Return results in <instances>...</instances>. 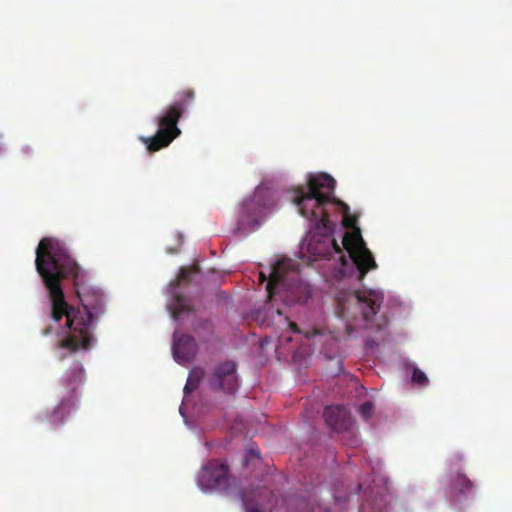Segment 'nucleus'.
I'll use <instances>...</instances> for the list:
<instances>
[{"instance_id": "nucleus-1", "label": "nucleus", "mask_w": 512, "mask_h": 512, "mask_svg": "<svg viewBox=\"0 0 512 512\" xmlns=\"http://www.w3.org/2000/svg\"><path fill=\"white\" fill-rule=\"evenodd\" d=\"M36 269L51 300V319L59 324L57 347L75 352L90 349L95 320L104 314L103 292L89 285L87 272L61 240L44 237L36 250Z\"/></svg>"}, {"instance_id": "nucleus-2", "label": "nucleus", "mask_w": 512, "mask_h": 512, "mask_svg": "<svg viewBox=\"0 0 512 512\" xmlns=\"http://www.w3.org/2000/svg\"><path fill=\"white\" fill-rule=\"evenodd\" d=\"M334 189L335 180L331 175L323 173L310 175L306 185L298 186L294 191V197L314 196L326 201L323 215L316 216L317 218L330 220L332 210H337L343 214L344 227L352 229V231L344 234L343 248L358 269V279L362 280L369 270L377 267V263L362 239L360 229L356 226V216L349 215V207L340 199L335 198Z\"/></svg>"}, {"instance_id": "nucleus-3", "label": "nucleus", "mask_w": 512, "mask_h": 512, "mask_svg": "<svg viewBox=\"0 0 512 512\" xmlns=\"http://www.w3.org/2000/svg\"><path fill=\"white\" fill-rule=\"evenodd\" d=\"M293 203L298 212L310 223V236L307 250L315 257L331 258L338 255L343 266L347 265V258L343 254L341 246L332 236L334 222L325 218H317L323 215L324 204L327 202L316 196H294Z\"/></svg>"}, {"instance_id": "nucleus-4", "label": "nucleus", "mask_w": 512, "mask_h": 512, "mask_svg": "<svg viewBox=\"0 0 512 512\" xmlns=\"http://www.w3.org/2000/svg\"><path fill=\"white\" fill-rule=\"evenodd\" d=\"M259 281L267 282L269 297L284 294L283 300L289 304L305 303L309 297L307 285L299 279L291 259L283 258L271 266L269 275L259 273Z\"/></svg>"}, {"instance_id": "nucleus-5", "label": "nucleus", "mask_w": 512, "mask_h": 512, "mask_svg": "<svg viewBox=\"0 0 512 512\" xmlns=\"http://www.w3.org/2000/svg\"><path fill=\"white\" fill-rule=\"evenodd\" d=\"M194 97L195 94L192 90L181 92L179 100L175 104L168 105L163 115L157 117L158 129L156 134L151 138H141L148 151L154 152L166 148L174 139L180 136L179 119L193 103Z\"/></svg>"}, {"instance_id": "nucleus-6", "label": "nucleus", "mask_w": 512, "mask_h": 512, "mask_svg": "<svg viewBox=\"0 0 512 512\" xmlns=\"http://www.w3.org/2000/svg\"><path fill=\"white\" fill-rule=\"evenodd\" d=\"M277 204L275 193L264 186H257L252 195L246 198L241 206L236 229L242 233L254 231L260 225V220Z\"/></svg>"}, {"instance_id": "nucleus-7", "label": "nucleus", "mask_w": 512, "mask_h": 512, "mask_svg": "<svg viewBox=\"0 0 512 512\" xmlns=\"http://www.w3.org/2000/svg\"><path fill=\"white\" fill-rule=\"evenodd\" d=\"M348 303H354L359 308L362 318L369 324L372 317L376 316L380 310L383 295L374 290L354 291L347 294L346 297L340 295L338 297V309L339 315L343 318L346 317Z\"/></svg>"}, {"instance_id": "nucleus-8", "label": "nucleus", "mask_w": 512, "mask_h": 512, "mask_svg": "<svg viewBox=\"0 0 512 512\" xmlns=\"http://www.w3.org/2000/svg\"><path fill=\"white\" fill-rule=\"evenodd\" d=\"M199 268L197 265L182 267L178 279L172 281L169 285V293L172 297V302L169 304V309L172 317L179 320L183 316L191 315L194 311L191 300L184 297L179 288L181 285L187 286L192 282L193 276L197 274Z\"/></svg>"}, {"instance_id": "nucleus-9", "label": "nucleus", "mask_w": 512, "mask_h": 512, "mask_svg": "<svg viewBox=\"0 0 512 512\" xmlns=\"http://www.w3.org/2000/svg\"><path fill=\"white\" fill-rule=\"evenodd\" d=\"M208 386L215 392L234 395L239 389V376L236 373V363L226 360L218 363L213 372L208 374Z\"/></svg>"}, {"instance_id": "nucleus-10", "label": "nucleus", "mask_w": 512, "mask_h": 512, "mask_svg": "<svg viewBox=\"0 0 512 512\" xmlns=\"http://www.w3.org/2000/svg\"><path fill=\"white\" fill-rule=\"evenodd\" d=\"M198 485L203 489L229 490V467L218 460L209 461L198 474Z\"/></svg>"}, {"instance_id": "nucleus-11", "label": "nucleus", "mask_w": 512, "mask_h": 512, "mask_svg": "<svg viewBox=\"0 0 512 512\" xmlns=\"http://www.w3.org/2000/svg\"><path fill=\"white\" fill-rule=\"evenodd\" d=\"M236 498L243 502L246 512H270L275 503L272 491L266 487L236 492Z\"/></svg>"}, {"instance_id": "nucleus-12", "label": "nucleus", "mask_w": 512, "mask_h": 512, "mask_svg": "<svg viewBox=\"0 0 512 512\" xmlns=\"http://www.w3.org/2000/svg\"><path fill=\"white\" fill-rule=\"evenodd\" d=\"M323 418L332 431H348L353 425V418L345 406H327L323 411Z\"/></svg>"}, {"instance_id": "nucleus-13", "label": "nucleus", "mask_w": 512, "mask_h": 512, "mask_svg": "<svg viewBox=\"0 0 512 512\" xmlns=\"http://www.w3.org/2000/svg\"><path fill=\"white\" fill-rule=\"evenodd\" d=\"M197 345L195 339L191 335L178 336L174 334V345H172V353L177 362L184 363L192 360L196 354Z\"/></svg>"}, {"instance_id": "nucleus-14", "label": "nucleus", "mask_w": 512, "mask_h": 512, "mask_svg": "<svg viewBox=\"0 0 512 512\" xmlns=\"http://www.w3.org/2000/svg\"><path fill=\"white\" fill-rule=\"evenodd\" d=\"M84 380V370L79 362H75L69 367L62 377V385L66 391V397H72L76 395L79 387L82 385Z\"/></svg>"}, {"instance_id": "nucleus-15", "label": "nucleus", "mask_w": 512, "mask_h": 512, "mask_svg": "<svg viewBox=\"0 0 512 512\" xmlns=\"http://www.w3.org/2000/svg\"><path fill=\"white\" fill-rule=\"evenodd\" d=\"M450 497L452 501H460L466 499L474 494L473 482L468 476L457 473L452 482V489H450Z\"/></svg>"}, {"instance_id": "nucleus-16", "label": "nucleus", "mask_w": 512, "mask_h": 512, "mask_svg": "<svg viewBox=\"0 0 512 512\" xmlns=\"http://www.w3.org/2000/svg\"><path fill=\"white\" fill-rule=\"evenodd\" d=\"M75 406L72 397H64L60 404L54 407L49 416L52 426H60L64 424L65 418L69 415L71 408Z\"/></svg>"}, {"instance_id": "nucleus-17", "label": "nucleus", "mask_w": 512, "mask_h": 512, "mask_svg": "<svg viewBox=\"0 0 512 512\" xmlns=\"http://www.w3.org/2000/svg\"><path fill=\"white\" fill-rule=\"evenodd\" d=\"M204 375H205V372H204L203 368L194 367L189 374L186 386H184V389H183L184 393H186V394L192 393L197 388V386L203 379Z\"/></svg>"}, {"instance_id": "nucleus-18", "label": "nucleus", "mask_w": 512, "mask_h": 512, "mask_svg": "<svg viewBox=\"0 0 512 512\" xmlns=\"http://www.w3.org/2000/svg\"><path fill=\"white\" fill-rule=\"evenodd\" d=\"M260 461V452L257 447L251 446L248 448L243 456L242 465L249 466L252 463Z\"/></svg>"}, {"instance_id": "nucleus-19", "label": "nucleus", "mask_w": 512, "mask_h": 512, "mask_svg": "<svg viewBox=\"0 0 512 512\" xmlns=\"http://www.w3.org/2000/svg\"><path fill=\"white\" fill-rule=\"evenodd\" d=\"M411 381L415 382L417 385L420 386L429 385V379L426 377L425 373L419 368H414V371H412Z\"/></svg>"}, {"instance_id": "nucleus-20", "label": "nucleus", "mask_w": 512, "mask_h": 512, "mask_svg": "<svg viewBox=\"0 0 512 512\" xmlns=\"http://www.w3.org/2000/svg\"><path fill=\"white\" fill-rule=\"evenodd\" d=\"M373 410V405L371 402L367 401L364 404L360 405L358 408L359 413L364 419H369Z\"/></svg>"}, {"instance_id": "nucleus-21", "label": "nucleus", "mask_w": 512, "mask_h": 512, "mask_svg": "<svg viewBox=\"0 0 512 512\" xmlns=\"http://www.w3.org/2000/svg\"><path fill=\"white\" fill-rule=\"evenodd\" d=\"M32 155V148L29 145H23L19 149V156L23 160H27Z\"/></svg>"}, {"instance_id": "nucleus-22", "label": "nucleus", "mask_w": 512, "mask_h": 512, "mask_svg": "<svg viewBox=\"0 0 512 512\" xmlns=\"http://www.w3.org/2000/svg\"><path fill=\"white\" fill-rule=\"evenodd\" d=\"M56 328L53 326V324H49V325H46L42 331H41V334L42 336L46 337V336H49L52 334V332L55 330Z\"/></svg>"}, {"instance_id": "nucleus-23", "label": "nucleus", "mask_w": 512, "mask_h": 512, "mask_svg": "<svg viewBox=\"0 0 512 512\" xmlns=\"http://www.w3.org/2000/svg\"><path fill=\"white\" fill-rule=\"evenodd\" d=\"M289 326H290V328H291V330H292L293 332H296V333H297V332H299V329H298V327H297V324H296V323L290 322V323H289Z\"/></svg>"}, {"instance_id": "nucleus-24", "label": "nucleus", "mask_w": 512, "mask_h": 512, "mask_svg": "<svg viewBox=\"0 0 512 512\" xmlns=\"http://www.w3.org/2000/svg\"><path fill=\"white\" fill-rule=\"evenodd\" d=\"M376 325H377V327H378V328H380V327H381V324H379V323H378V324H376Z\"/></svg>"}]
</instances>
